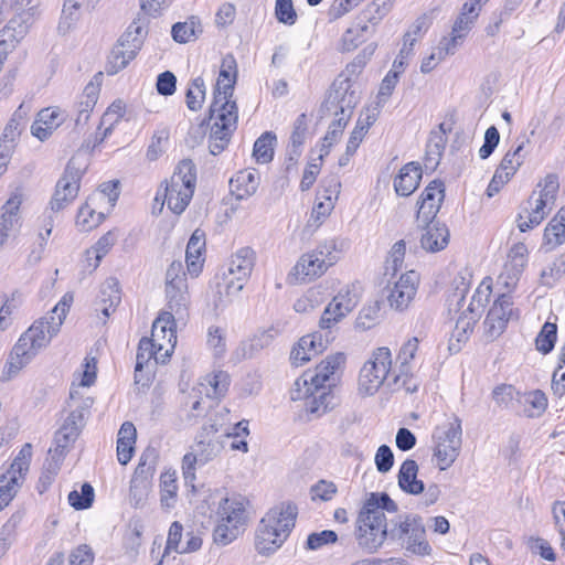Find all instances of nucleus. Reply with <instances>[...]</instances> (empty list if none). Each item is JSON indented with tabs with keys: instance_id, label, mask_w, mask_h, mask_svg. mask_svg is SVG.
Listing matches in <instances>:
<instances>
[{
	"instance_id": "1",
	"label": "nucleus",
	"mask_w": 565,
	"mask_h": 565,
	"mask_svg": "<svg viewBox=\"0 0 565 565\" xmlns=\"http://www.w3.org/2000/svg\"><path fill=\"white\" fill-rule=\"evenodd\" d=\"M73 302V295L65 294L44 317L35 320L19 338L6 364L7 380L29 364L55 338Z\"/></svg>"
},
{
	"instance_id": "2",
	"label": "nucleus",
	"mask_w": 565,
	"mask_h": 565,
	"mask_svg": "<svg viewBox=\"0 0 565 565\" xmlns=\"http://www.w3.org/2000/svg\"><path fill=\"white\" fill-rule=\"evenodd\" d=\"M397 504L385 492H371L356 519L355 539L359 547L375 553L391 539L392 515Z\"/></svg>"
},
{
	"instance_id": "3",
	"label": "nucleus",
	"mask_w": 565,
	"mask_h": 565,
	"mask_svg": "<svg viewBox=\"0 0 565 565\" xmlns=\"http://www.w3.org/2000/svg\"><path fill=\"white\" fill-rule=\"evenodd\" d=\"M392 353L387 347L372 351L359 374V392L366 396L374 395L381 387L390 391H406V382L396 367H392Z\"/></svg>"
},
{
	"instance_id": "4",
	"label": "nucleus",
	"mask_w": 565,
	"mask_h": 565,
	"mask_svg": "<svg viewBox=\"0 0 565 565\" xmlns=\"http://www.w3.org/2000/svg\"><path fill=\"white\" fill-rule=\"evenodd\" d=\"M196 170L195 164L186 159L182 160L175 168L171 178L166 181L162 192V205L174 214H181L189 205L195 189ZM161 198V191H158L156 201Z\"/></svg>"
},
{
	"instance_id": "5",
	"label": "nucleus",
	"mask_w": 565,
	"mask_h": 565,
	"mask_svg": "<svg viewBox=\"0 0 565 565\" xmlns=\"http://www.w3.org/2000/svg\"><path fill=\"white\" fill-rule=\"evenodd\" d=\"M358 102L359 95L351 81L347 77L337 78L321 107L323 114L334 117L328 128L342 136Z\"/></svg>"
},
{
	"instance_id": "6",
	"label": "nucleus",
	"mask_w": 565,
	"mask_h": 565,
	"mask_svg": "<svg viewBox=\"0 0 565 565\" xmlns=\"http://www.w3.org/2000/svg\"><path fill=\"white\" fill-rule=\"evenodd\" d=\"M536 188L539 191H534L526 202L525 215L523 213L519 214L518 227L521 232H526L540 225L553 210L559 189L558 177L550 173L537 183Z\"/></svg>"
},
{
	"instance_id": "7",
	"label": "nucleus",
	"mask_w": 565,
	"mask_h": 565,
	"mask_svg": "<svg viewBox=\"0 0 565 565\" xmlns=\"http://www.w3.org/2000/svg\"><path fill=\"white\" fill-rule=\"evenodd\" d=\"M217 524L213 531L216 544L228 545L243 533L247 523L246 502L243 498H224L217 508Z\"/></svg>"
},
{
	"instance_id": "8",
	"label": "nucleus",
	"mask_w": 565,
	"mask_h": 565,
	"mask_svg": "<svg viewBox=\"0 0 565 565\" xmlns=\"http://www.w3.org/2000/svg\"><path fill=\"white\" fill-rule=\"evenodd\" d=\"M391 540L401 541V545L409 553L427 556L431 554V546L426 539V529L423 519L416 514L392 515Z\"/></svg>"
},
{
	"instance_id": "9",
	"label": "nucleus",
	"mask_w": 565,
	"mask_h": 565,
	"mask_svg": "<svg viewBox=\"0 0 565 565\" xmlns=\"http://www.w3.org/2000/svg\"><path fill=\"white\" fill-rule=\"evenodd\" d=\"M434 459L439 470H447L459 456L462 445L461 419L454 415L451 419L437 426L433 434Z\"/></svg>"
},
{
	"instance_id": "10",
	"label": "nucleus",
	"mask_w": 565,
	"mask_h": 565,
	"mask_svg": "<svg viewBox=\"0 0 565 565\" xmlns=\"http://www.w3.org/2000/svg\"><path fill=\"white\" fill-rule=\"evenodd\" d=\"M339 259L334 241H326L311 252L303 254L294 267V274L302 281L322 276Z\"/></svg>"
},
{
	"instance_id": "11",
	"label": "nucleus",
	"mask_w": 565,
	"mask_h": 565,
	"mask_svg": "<svg viewBox=\"0 0 565 565\" xmlns=\"http://www.w3.org/2000/svg\"><path fill=\"white\" fill-rule=\"evenodd\" d=\"M32 457L31 444L22 446L21 450L13 459L10 468L0 477V511L3 510L18 493L19 488L24 481V476L29 470Z\"/></svg>"
},
{
	"instance_id": "12",
	"label": "nucleus",
	"mask_w": 565,
	"mask_h": 565,
	"mask_svg": "<svg viewBox=\"0 0 565 565\" xmlns=\"http://www.w3.org/2000/svg\"><path fill=\"white\" fill-rule=\"evenodd\" d=\"M159 351L157 362L164 364L177 344L175 320L172 312L163 311L152 323L151 338H148Z\"/></svg>"
},
{
	"instance_id": "13",
	"label": "nucleus",
	"mask_w": 565,
	"mask_h": 565,
	"mask_svg": "<svg viewBox=\"0 0 565 565\" xmlns=\"http://www.w3.org/2000/svg\"><path fill=\"white\" fill-rule=\"evenodd\" d=\"M256 254L250 247H241L232 254L228 263V274L233 276L226 284V294L228 296L238 295L255 266Z\"/></svg>"
},
{
	"instance_id": "14",
	"label": "nucleus",
	"mask_w": 565,
	"mask_h": 565,
	"mask_svg": "<svg viewBox=\"0 0 565 565\" xmlns=\"http://www.w3.org/2000/svg\"><path fill=\"white\" fill-rule=\"evenodd\" d=\"M82 171L72 159L56 183L54 195L50 202L51 214L57 213L70 205L78 194Z\"/></svg>"
},
{
	"instance_id": "15",
	"label": "nucleus",
	"mask_w": 565,
	"mask_h": 565,
	"mask_svg": "<svg viewBox=\"0 0 565 565\" xmlns=\"http://www.w3.org/2000/svg\"><path fill=\"white\" fill-rule=\"evenodd\" d=\"M237 79V64L233 55L228 54L222 60L221 70L214 88V97L212 104L215 107L227 105L234 109L236 102L232 99L234 86Z\"/></svg>"
},
{
	"instance_id": "16",
	"label": "nucleus",
	"mask_w": 565,
	"mask_h": 565,
	"mask_svg": "<svg viewBox=\"0 0 565 565\" xmlns=\"http://www.w3.org/2000/svg\"><path fill=\"white\" fill-rule=\"evenodd\" d=\"M358 302L359 297L350 288L340 290L324 308L319 327L322 330L333 328L353 311Z\"/></svg>"
},
{
	"instance_id": "17",
	"label": "nucleus",
	"mask_w": 565,
	"mask_h": 565,
	"mask_svg": "<svg viewBox=\"0 0 565 565\" xmlns=\"http://www.w3.org/2000/svg\"><path fill=\"white\" fill-rule=\"evenodd\" d=\"M291 399H307V409L311 414L322 415L332 407L333 395L330 388H316L311 385L302 386L300 380L295 382V388L291 391Z\"/></svg>"
},
{
	"instance_id": "18",
	"label": "nucleus",
	"mask_w": 565,
	"mask_h": 565,
	"mask_svg": "<svg viewBox=\"0 0 565 565\" xmlns=\"http://www.w3.org/2000/svg\"><path fill=\"white\" fill-rule=\"evenodd\" d=\"M445 198L444 183L438 180L431 181L422 192L417 202V223H430L435 221Z\"/></svg>"
},
{
	"instance_id": "19",
	"label": "nucleus",
	"mask_w": 565,
	"mask_h": 565,
	"mask_svg": "<svg viewBox=\"0 0 565 565\" xmlns=\"http://www.w3.org/2000/svg\"><path fill=\"white\" fill-rule=\"evenodd\" d=\"M345 361L343 353L327 356L320 364L317 365L315 371L306 372L299 380L302 386L311 385L316 388L328 387L333 384L334 379L332 375L335 370L340 367Z\"/></svg>"
},
{
	"instance_id": "20",
	"label": "nucleus",
	"mask_w": 565,
	"mask_h": 565,
	"mask_svg": "<svg viewBox=\"0 0 565 565\" xmlns=\"http://www.w3.org/2000/svg\"><path fill=\"white\" fill-rule=\"evenodd\" d=\"M418 275L411 270L403 274L399 279L388 289L387 302L392 309L405 310L417 291Z\"/></svg>"
},
{
	"instance_id": "21",
	"label": "nucleus",
	"mask_w": 565,
	"mask_h": 565,
	"mask_svg": "<svg viewBox=\"0 0 565 565\" xmlns=\"http://www.w3.org/2000/svg\"><path fill=\"white\" fill-rule=\"evenodd\" d=\"M298 509L296 504L292 502H282L271 508L260 522L268 527L277 529L279 539H288L291 530L295 527Z\"/></svg>"
},
{
	"instance_id": "22",
	"label": "nucleus",
	"mask_w": 565,
	"mask_h": 565,
	"mask_svg": "<svg viewBox=\"0 0 565 565\" xmlns=\"http://www.w3.org/2000/svg\"><path fill=\"white\" fill-rule=\"evenodd\" d=\"M512 305L511 297L503 294L499 296L490 308L484 320V326L487 333L491 338L499 337L505 329V326L512 316Z\"/></svg>"
},
{
	"instance_id": "23",
	"label": "nucleus",
	"mask_w": 565,
	"mask_h": 565,
	"mask_svg": "<svg viewBox=\"0 0 565 565\" xmlns=\"http://www.w3.org/2000/svg\"><path fill=\"white\" fill-rule=\"evenodd\" d=\"M210 118L214 120L211 126L210 137H224L231 139L237 125V106L232 109L227 107V105H220L218 107H215V104H212L210 107Z\"/></svg>"
},
{
	"instance_id": "24",
	"label": "nucleus",
	"mask_w": 565,
	"mask_h": 565,
	"mask_svg": "<svg viewBox=\"0 0 565 565\" xmlns=\"http://www.w3.org/2000/svg\"><path fill=\"white\" fill-rule=\"evenodd\" d=\"M22 201V193L15 191L0 209V245H3L9 235L19 226V211Z\"/></svg>"
},
{
	"instance_id": "25",
	"label": "nucleus",
	"mask_w": 565,
	"mask_h": 565,
	"mask_svg": "<svg viewBox=\"0 0 565 565\" xmlns=\"http://www.w3.org/2000/svg\"><path fill=\"white\" fill-rule=\"evenodd\" d=\"M154 347L156 344L149 341L148 338H142L139 341L135 366L136 384H140L142 386L148 385L149 376L143 375V370L151 369L160 363L157 362V358H159V351Z\"/></svg>"
},
{
	"instance_id": "26",
	"label": "nucleus",
	"mask_w": 565,
	"mask_h": 565,
	"mask_svg": "<svg viewBox=\"0 0 565 565\" xmlns=\"http://www.w3.org/2000/svg\"><path fill=\"white\" fill-rule=\"evenodd\" d=\"M424 233L420 237V246L426 252L436 253L446 248L449 243V231L445 224L439 222L420 223Z\"/></svg>"
},
{
	"instance_id": "27",
	"label": "nucleus",
	"mask_w": 565,
	"mask_h": 565,
	"mask_svg": "<svg viewBox=\"0 0 565 565\" xmlns=\"http://www.w3.org/2000/svg\"><path fill=\"white\" fill-rule=\"evenodd\" d=\"M205 249V234L201 230H195L186 245L185 249V263L188 273L192 277H198L202 271L204 257L203 252Z\"/></svg>"
},
{
	"instance_id": "28",
	"label": "nucleus",
	"mask_w": 565,
	"mask_h": 565,
	"mask_svg": "<svg viewBox=\"0 0 565 565\" xmlns=\"http://www.w3.org/2000/svg\"><path fill=\"white\" fill-rule=\"evenodd\" d=\"M63 121V114L58 108H45L39 111L38 118L31 126V132L39 140H46Z\"/></svg>"
},
{
	"instance_id": "29",
	"label": "nucleus",
	"mask_w": 565,
	"mask_h": 565,
	"mask_svg": "<svg viewBox=\"0 0 565 565\" xmlns=\"http://www.w3.org/2000/svg\"><path fill=\"white\" fill-rule=\"evenodd\" d=\"M260 175L256 170H242L238 171L233 178L230 180V189L231 193L237 200H244L257 191L259 185Z\"/></svg>"
},
{
	"instance_id": "30",
	"label": "nucleus",
	"mask_w": 565,
	"mask_h": 565,
	"mask_svg": "<svg viewBox=\"0 0 565 565\" xmlns=\"http://www.w3.org/2000/svg\"><path fill=\"white\" fill-rule=\"evenodd\" d=\"M420 180V166L417 162H408L394 180L395 192L401 196H408L418 188Z\"/></svg>"
},
{
	"instance_id": "31",
	"label": "nucleus",
	"mask_w": 565,
	"mask_h": 565,
	"mask_svg": "<svg viewBox=\"0 0 565 565\" xmlns=\"http://www.w3.org/2000/svg\"><path fill=\"white\" fill-rule=\"evenodd\" d=\"M277 534V529L268 527L259 522L255 535V548L259 555L268 557L281 547L287 537H280V541H278L279 536Z\"/></svg>"
},
{
	"instance_id": "32",
	"label": "nucleus",
	"mask_w": 565,
	"mask_h": 565,
	"mask_svg": "<svg viewBox=\"0 0 565 565\" xmlns=\"http://www.w3.org/2000/svg\"><path fill=\"white\" fill-rule=\"evenodd\" d=\"M32 23V13L23 9V6L17 2L15 14L9 20L8 24L0 31L1 36L12 39L19 43L29 32Z\"/></svg>"
},
{
	"instance_id": "33",
	"label": "nucleus",
	"mask_w": 565,
	"mask_h": 565,
	"mask_svg": "<svg viewBox=\"0 0 565 565\" xmlns=\"http://www.w3.org/2000/svg\"><path fill=\"white\" fill-rule=\"evenodd\" d=\"M82 428L75 422L66 418L62 427L55 433L54 447L49 450L54 451L57 458H64L79 436Z\"/></svg>"
},
{
	"instance_id": "34",
	"label": "nucleus",
	"mask_w": 565,
	"mask_h": 565,
	"mask_svg": "<svg viewBox=\"0 0 565 565\" xmlns=\"http://www.w3.org/2000/svg\"><path fill=\"white\" fill-rule=\"evenodd\" d=\"M374 32V28L359 14L342 36V50L351 52L365 42Z\"/></svg>"
},
{
	"instance_id": "35",
	"label": "nucleus",
	"mask_w": 565,
	"mask_h": 565,
	"mask_svg": "<svg viewBox=\"0 0 565 565\" xmlns=\"http://www.w3.org/2000/svg\"><path fill=\"white\" fill-rule=\"evenodd\" d=\"M418 465L413 459L405 460L398 471V486L409 494H419L425 490L424 482L417 479Z\"/></svg>"
},
{
	"instance_id": "36",
	"label": "nucleus",
	"mask_w": 565,
	"mask_h": 565,
	"mask_svg": "<svg viewBox=\"0 0 565 565\" xmlns=\"http://www.w3.org/2000/svg\"><path fill=\"white\" fill-rule=\"evenodd\" d=\"M418 350V339H408L399 349L396 361L399 363L396 367L398 373L403 375V381L406 382V392L413 393L416 391V385L411 384L412 369L409 362L415 358Z\"/></svg>"
},
{
	"instance_id": "37",
	"label": "nucleus",
	"mask_w": 565,
	"mask_h": 565,
	"mask_svg": "<svg viewBox=\"0 0 565 565\" xmlns=\"http://www.w3.org/2000/svg\"><path fill=\"white\" fill-rule=\"evenodd\" d=\"M121 300L118 281L114 278L107 279L100 287L96 311H100L108 318Z\"/></svg>"
},
{
	"instance_id": "38",
	"label": "nucleus",
	"mask_w": 565,
	"mask_h": 565,
	"mask_svg": "<svg viewBox=\"0 0 565 565\" xmlns=\"http://www.w3.org/2000/svg\"><path fill=\"white\" fill-rule=\"evenodd\" d=\"M230 386V375L224 371L207 374L199 384V393L205 394L209 398L223 396Z\"/></svg>"
},
{
	"instance_id": "39",
	"label": "nucleus",
	"mask_w": 565,
	"mask_h": 565,
	"mask_svg": "<svg viewBox=\"0 0 565 565\" xmlns=\"http://www.w3.org/2000/svg\"><path fill=\"white\" fill-rule=\"evenodd\" d=\"M447 138L444 131V124L439 126V130L431 131L426 145L425 168L435 170L439 164L443 152L445 150Z\"/></svg>"
},
{
	"instance_id": "40",
	"label": "nucleus",
	"mask_w": 565,
	"mask_h": 565,
	"mask_svg": "<svg viewBox=\"0 0 565 565\" xmlns=\"http://www.w3.org/2000/svg\"><path fill=\"white\" fill-rule=\"evenodd\" d=\"M147 24L148 20L146 17L136 18L118 41L130 50L136 44L135 53L137 54L146 39Z\"/></svg>"
},
{
	"instance_id": "41",
	"label": "nucleus",
	"mask_w": 565,
	"mask_h": 565,
	"mask_svg": "<svg viewBox=\"0 0 565 565\" xmlns=\"http://www.w3.org/2000/svg\"><path fill=\"white\" fill-rule=\"evenodd\" d=\"M70 399L72 411L67 418L84 427L85 420L90 415V408L94 404L93 397L79 395L78 391L71 390Z\"/></svg>"
},
{
	"instance_id": "42",
	"label": "nucleus",
	"mask_w": 565,
	"mask_h": 565,
	"mask_svg": "<svg viewBox=\"0 0 565 565\" xmlns=\"http://www.w3.org/2000/svg\"><path fill=\"white\" fill-rule=\"evenodd\" d=\"M529 142V138H523L519 141L518 146L513 150H510L504 154L500 166L497 169L500 171V173L504 174V178H512L518 169L522 166L525 159L524 147Z\"/></svg>"
},
{
	"instance_id": "43",
	"label": "nucleus",
	"mask_w": 565,
	"mask_h": 565,
	"mask_svg": "<svg viewBox=\"0 0 565 565\" xmlns=\"http://www.w3.org/2000/svg\"><path fill=\"white\" fill-rule=\"evenodd\" d=\"M136 44L132 45V49H128L118 41L117 44L113 47L108 62L106 65V71L108 74L114 75L124 70L131 60L136 57L135 53Z\"/></svg>"
},
{
	"instance_id": "44",
	"label": "nucleus",
	"mask_w": 565,
	"mask_h": 565,
	"mask_svg": "<svg viewBox=\"0 0 565 565\" xmlns=\"http://www.w3.org/2000/svg\"><path fill=\"white\" fill-rule=\"evenodd\" d=\"M527 263V248L523 243H518L512 246L508 255V262L504 266L509 278L514 282L518 280L519 275L524 269Z\"/></svg>"
},
{
	"instance_id": "45",
	"label": "nucleus",
	"mask_w": 565,
	"mask_h": 565,
	"mask_svg": "<svg viewBox=\"0 0 565 565\" xmlns=\"http://www.w3.org/2000/svg\"><path fill=\"white\" fill-rule=\"evenodd\" d=\"M158 455L154 448H147L140 456L131 479L151 482L156 472Z\"/></svg>"
},
{
	"instance_id": "46",
	"label": "nucleus",
	"mask_w": 565,
	"mask_h": 565,
	"mask_svg": "<svg viewBox=\"0 0 565 565\" xmlns=\"http://www.w3.org/2000/svg\"><path fill=\"white\" fill-rule=\"evenodd\" d=\"M331 182L333 190L330 191V193L326 196L324 201L318 202L313 206L310 218L308 220V226L318 227L333 210L331 194L338 193V188L340 186V183L334 178L331 180ZM327 192H329V190H327Z\"/></svg>"
},
{
	"instance_id": "47",
	"label": "nucleus",
	"mask_w": 565,
	"mask_h": 565,
	"mask_svg": "<svg viewBox=\"0 0 565 565\" xmlns=\"http://www.w3.org/2000/svg\"><path fill=\"white\" fill-rule=\"evenodd\" d=\"M125 103L120 99L118 100H115L108 108L107 110L104 113L102 119H100V125L98 127V129H100L102 127H105L104 129V132L102 135V137L98 139V142H102L105 138H107L116 124L119 122V120L122 118L124 114H125Z\"/></svg>"
},
{
	"instance_id": "48",
	"label": "nucleus",
	"mask_w": 565,
	"mask_h": 565,
	"mask_svg": "<svg viewBox=\"0 0 565 565\" xmlns=\"http://www.w3.org/2000/svg\"><path fill=\"white\" fill-rule=\"evenodd\" d=\"M276 136L270 132H264L254 143L253 156L259 163H268L274 157V143Z\"/></svg>"
},
{
	"instance_id": "49",
	"label": "nucleus",
	"mask_w": 565,
	"mask_h": 565,
	"mask_svg": "<svg viewBox=\"0 0 565 565\" xmlns=\"http://www.w3.org/2000/svg\"><path fill=\"white\" fill-rule=\"evenodd\" d=\"M395 0H374L360 13L373 28L391 11Z\"/></svg>"
},
{
	"instance_id": "50",
	"label": "nucleus",
	"mask_w": 565,
	"mask_h": 565,
	"mask_svg": "<svg viewBox=\"0 0 565 565\" xmlns=\"http://www.w3.org/2000/svg\"><path fill=\"white\" fill-rule=\"evenodd\" d=\"M395 0H374L360 13L373 28L391 11Z\"/></svg>"
},
{
	"instance_id": "51",
	"label": "nucleus",
	"mask_w": 565,
	"mask_h": 565,
	"mask_svg": "<svg viewBox=\"0 0 565 565\" xmlns=\"http://www.w3.org/2000/svg\"><path fill=\"white\" fill-rule=\"evenodd\" d=\"M395 0H374L360 13L373 28L391 11Z\"/></svg>"
},
{
	"instance_id": "52",
	"label": "nucleus",
	"mask_w": 565,
	"mask_h": 565,
	"mask_svg": "<svg viewBox=\"0 0 565 565\" xmlns=\"http://www.w3.org/2000/svg\"><path fill=\"white\" fill-rule=\"evenodd\" d=\"M26 117L28 110L23 107V105H20L4 128L2 136L3 143L13 142L15 140V138L21 134V130L25 127Z\"/></svg>"
},
{
	"instance_id": "53",
	"label": "nucleus",
	"mask_w": 565,
	"mask_h": 565,
	"mask_svg": "<svg viewBox=\"0 0 565 565\" xmlns=\"http://www.w3.org/2000/svg\"><path fill=\"white\" fill-rule=\"evenodd\" d=\"M161 507L164 509H171L174 507L177 501V479L174 473H162L161 475Z\"/></svg>"
},
{
	"instance_id": "54",
	"label": "nucleus",
	"mask_w": 565,
	"mask_h": 565,
	"mask_svg": "<svg viewBox=\"0 0 565 565\" xmlns=\"http://www.w3.org/2000/svg\"><path fill=\"white\" fill-rule=\"evenodd\" d=\"M185 98L190 110L196 111L202 108L205 99V84L202 77L199 76L190 83Z\"/></svg>"
},
{
	"instance_id": "55",
	"label": "nucleus",
	"mask_w": 565,
	"mask_h": 565,
	"mask_svg": "<svg viewBox=\"0 0 565 565\" xmlns=\"http://www.w3.org/2000/svg\"><path fill=\"white\" fill-rule=\"evenodd\" d=\"M490 295L491 286L486 281H482L476 289L465 311L471 316H476V318H479L486 303L489 301Z\"/></svg>"
},
{
	"instance_id": "56",
	"label": "nucleus",
	"mask_w": 565,
	"mask_h": 565,
	"mask_svg": "<svg viewBox=\"0 0 565 565\" xmlns=\"http://www.w3.org/2000/svg\"><path fill=\"white\" fill-rule=\"evenodd\" d=\"M557 338V327L555 323L545 322L535 339L537 351L543 354L550 353L555 345Z\"/></svg>"
},
{
	"instance_id": "57",
	"label": "nucleus",
	"mask_w": 565,
	"mask_h": 565,
	"mask_svg": "<svg viewBox=\"0 0 565 565\" xmlns=\"http://www.w3.org/2000/svg\"><path fill=\"white\" fill-rule=\"evenodd\" d=\"M104 217L103 213H96L89 203H85L78 211L76 224L82 231L87 232L98 226Z\"/></svg>"
},
{
	"instance_id": "58",
	"label": "nucleus",
	"mask_w": 565,
	"mask_h": 565,
	"mask_svg": "<svg viewBox=\"0 0 565 565\" xmlns=\"http://www.w3.org/2000/svg\"><path fill=\"white\" fill-rule=\"evenodd\" d=\"M99 0H65L62 11V22L67 23L68 26L72 22L79 18L81 9L93 8Z\"/></svg>"
},
{
	"instance_id": "59",
	"label": "nucleus",
	"mask_w": 565,
	"mask_h": 565,
	"mask_svg": "<svg viewBox=\"0 0 565 565\" xmlns=\"http://www.w3.org/2000/svg\"><path fill=\"white\" fill-rule=\"evenodd\" d=\"M564 243L565 225L554 216L545 227L544 244L550 246V248H555Z\"/></svg>"
},
{
	"instance_id": "60",
	"label": "nucleus",
	"mask_w": 565,
	"mask_h": 565,
	"mask_svg": "<svg viewBox=\"0 0 565 565\" xmlns=\"http://www.w3.org/2000/svg\"><path fill=\"white\" fill-rule=\"evenodd\" d=\"M151 482L131 479L129 489V503L136 508H143L150 492Z\"/></svg>"
},
{
	"instance_id": "61",
	"label": "nucleus",
	"mask_w": 565,
	"mask_h": 565,
	"mask_svg": "<svg viewBox=\"0 0 565 565\" xmlns=\"http://www.w3.org/2000/svg\"><path fill=\"white\" fill-rule=\"evenodd\" d=\"M524 403L530 405V408H525L526 416L530 418L539 417L547 407V397L542 391L536 390L525 394Z\"/></svg>"
},
{
	"instance_id": "62",
	"label": "nucleus",
	"mask_w": 565,
	"mask_h": 565,
	"mask_svg": "<svg viewBox=\"0 0 565 565\" xmlns=\"http://www.w3.org/2000/svg\"><path fill=\"white\" fill-rule=\"evenodd\" d=\"M94 500V489L89 483L81 487V492L73 490L68 494L70 504L76 510H84L92 505Z\"/></svg>"
},
{
	"instance_id": "63",
	"label": "nucleus",
	"mask_w": 565,
	"mask_h": 565,
	"mask_svg": "<svg viewBox=\"0 0 565 565\" xmlns=\"http://www.w3.org/2000/svg\"><path fill=\"white\" fill-rule=\"evenodd\" d=\"M99 85L88 83L77 103V113H84L90 115L99 96Z\"/></svg>"
},
{
	"instance_id": "64",
	"label": "nucleus",
	"mask_w": 565,
	"mask_h": 565,
	"mask_svg": "<svg viewBox=\"0 0 565 565\" xmlns=\"http://www.w3.org/2000/svg\"><path fill=\"white\" fill-rule=\"evenodd\" d=\"M380 320V305L374 302L363 307L355 320L356 328L361 330H369L373 328Z\"/></svg>"
}]
</instances>
